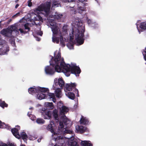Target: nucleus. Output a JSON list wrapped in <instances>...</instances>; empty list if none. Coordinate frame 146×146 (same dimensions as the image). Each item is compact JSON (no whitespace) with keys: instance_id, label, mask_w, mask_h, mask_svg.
Instances as JSON below:
<instances>
[{"instance_id":"obj_38","label":"nucleus","mask_w":146,"mask_h":146,"mask_svg":"<svg viewBox=\"0 0 146 146\" xmlns=\"http://www.w3.org/2000/svg\"><path fill=\"white\" fill-rule=\"evenodd\" d=\"M25 29V30H27L28 31H27V33L29 31L30 28L29 27V25L28 23H25L24 25Z\"/></svg>"},{"instance_id":"obj_43","label":"nucleus","mask_w":146,"mask_h":146,"mask_svg":"<svg viewBox=\"0 0 146 146\" xmlns=\"http://www.w3.org/2000/svg\"><path fill=\"white\" fill-rule=\"evenodd\" d=\"M55 141H58L59 140H60V139H62L63 138L62 137H61L60 136H58L57 137L55 138Z\"/></svg>"},{"instance_id":"obj_33","label":"nucleus","mask_w":146,"mask_h":146,"mask_svg":"<svg viewBox=\"0 0 146 146\" xmlns=\"http://www.w3.org/2000/svg\"><path fill=\"white\" fill-rule=\"evenodd\" d=\"M60 5V3H59V1H56L55 0H54V1H53V3L52 4V7H58V5Z\"/></svg>"},{"instance_id":"obj_31","label":"nucleus","mask_w":146,"mask_h":146,"mask_svg":"<svg viewBox=\"0 0 146 146\" xmlns=\"http://www.w3.org/2000/svg\"><path fill=\"white\" fill-rule=\"evenodd\" d=\"M140 27L142 30H146V22L141 23Z\"/></svg>"},{"instance_id":"obj_36","label":"nucleus","mask_w":146,"mask_h":146,"mask_svg":"<svg viewBox=\"0 0 146 146\" xmlns=\"http://www.w3.org/2000/svg\"><path fill=\"white\" fill-rule=\"evenodd\" d=\"M63 131H62L61 132L62 133H70V134L72 133V131L68 129H66L65 128L64 129V130H63Z\"/></svg>"},{"instance_id":"obj_11","label":"nucleus","mask_w":146,"mask_h":146,"mask_svg":"<svg viewBox=\"0 0 146 146\" xmlns=\"http://www.w3.org/2000/svg\"><path fill=\"white\" fill-rule=\"evenodd\" d=\"M50 25L51 26H53L51 27L52 31V32L53 35H57L58 33V27L57 26H54V25L55 24V23H50Z\"/></svg>"},{"instance_id":"obj_22","label":"nucleus","mask_w":146,"mask_h":146,"mask_svg":"<svg viewBox=\"0 0 146 146\" xmlns=\"http://www.w3.org/2000/svg\"><path fill=\"white\" fill-rule=\"evenodd\" d=\"M78 9L79 10V13H81L83 11L85 10V8L84 6H83L81 5V4H77Z\"/></svg>"},{"instance_id":"obj_54","label":"nucleus","mask_w":146,"mask_h":146,"mask_svg":"<svg viewBox=\"0 0 146 146\" xmlns=\"http://www.w3.org/2000/svg\"><path fill=\"white\" fill-rule=\"evenodd\" d=\"M16 128L17 129H18V130L19 129H20V127L19 126H18V125H17V126H16Z\"/></svg>"},{"instance_id":"obj_20","label":"nucleus","mask_w":146,"mask_h":146,"mask_svg":"<svg viewBox=\"0 0 146 146\" xmlns=\"http://www.w3.org/2000/svg\"><path fill=\"white\" fill-rule=\"evenodd\" d=\"M80 122L81 124L85 125L88 124L89 121L85 117L84 118L83 116H82L80 120Z\"/></svg>"},{"instance_id":"obj_1","label":"nucleus","mask_w":146,"mask_h":146,"mask_svg":"<svg viewBox=\"0 0 146 146\" xmlns=\"http://www.w3.org/2000/svg\"><path fill=\"white\" fill-rule=\"evenodd\" d=\"M50 62V66H47L45 68V72L46 74L52 75L55 72H60L62 71L64 60L61 57L60 52H58L54 58L52 56Z\"/></svg>"},{"instance_id":"obj_4","label":"nucleus","mask_w":146,"mask_h":146,"mask_svg":"<svg viewBox=\"0 0 146 146\" xmlns=\"http://www.w3.org/2000/svg\"><path fill=\"white\" fill-rule=\"evenodd\" d=\"M63 66L62 67V70H64L65 72L68 74L69 73L74 74L76 76H79V74L81 72V70L79 67L74 65L70 66L68 64L66 65L64 62Z\"/></svg>"},{"instance_id":"obj_17","label":"nucleus","mask_w":146,"mask_h":146,"mask_svg":"<svg viewBox=\"0 0 146 146\" xmlns=\"http://www.w3.org/2000/svg\"><path fill=\"white\" fill-rule=\"evenodd\" d=\"M82 146H93L92 144L89 141H82L81 143Z\"/></svg>"},{"instance_id":"obj_24","label":"nucleus","mask_w":146,"mask_h":146,"mask_svg":"<svg viewBox=\"0 0 146 146\" xmlns=\"http://www.w3.org/2000/svg\"><path fill=\"white\" fill-rule=\"evenodd\" d=\"M38 93L39 92H46L49 91V90L48 88H42L40 87H38Z\"/></svg>"},{"instance_id":"obj_40","label":"nucleus","mask_w":146,"mask_h":146,"mask_svg":"<svg viewBox=\"0 0 146 146\" xmlns=\"http://www.w3.org/2000/svg\"><path fill=\"white\" fill-rule=\"evenodd\" d=\"M59 35L60 36L59 40H60V42H62V41H64L63 40V36L62 35L61 33H59Z\"/></svg>"},{"instance_id":"obj_7","label":"nucleus","mask_w":146,"mask_h":146,"mask_svg":"<svg viewBox=\"0 0 146 146\" xmlns=\"http://www.w3.org/2000/svg\"><path fill=\"white\" fill-rule=\"evenodd\" d=\"M62 16V15L58 13H55L54 15H50L48 17L47 19L48 20L50 23H55L54 22V19H59Z\"/></svg>"},{"instance_id":"obj_57","label":"nucleus","mask_w":146,"mask_h":146,"mask_svg":"<svg viewBox=\"0 0 146 146\" xmlns=\"http://www.w3.org/2000/svg\"><path fill=\"white\" fill-rule=\"evenodd\" d=\"M7 19V18L5 20L1 19L0 21H1V23L2 22L5 21V20H6Z\"/></svg>"},{"instance_id":"obj_29","label":"nucleus","mask_w":146,"mask_h":146,"mask_svg":"<svg viewBox=\"0 0 146 146\" xmlns=\"http://www.w3.org/2000/svg\"><path fill=\"white\" fill-rule=\"evenodd\" d=\"M38 93L37 95V97L38 99L41 100L45 98V95L44 94L42 93Z\"/></svg>"},{"instance_id":"obj_8","label":"nucleus","mask_w":146,"mask_h":146,"mask_svg":"<svg viewBox=\"0 0 146 146\" xmlns=\"http://www.w3.org/2000/svg\"><path fill=\"white\" fill-rule=\"evenodd\" d=\"M42 117H43L44 119H49L51 118V112L50 110L44 108L42 109Z\"/></svg>"},{"instance_id":"obj_14","label":"nucleus","mask_w":146,"mask_h":146,"mask_svg":"<svg viewBox=\"0 0 146 146\" xmlns=\"http://www.w3.org/2000/svg\"><path fill=\"white\" fill-rule=\"evenodd\" d=\"M29 93L33 95L36 94V93H38V87L33 88L31 87L28 89Z\"/></svg>"},{"instance_id":"obj_60","label":"nucleus","mask_w":146,"mask_h":146,"mask_svg":"<svg viewBox=\"0 0 146 146\" xmlns=\"http://www.w3.org/2000/svg\"><path fill=\"white\" fill-rule=\"evenodd\" d=\"M70 46H71V47H73V44H70Z\"/></svg>"},{"instance_id":"obj_5","label":"nucleus","mask_w":146,"mask_h":146,"mask_svg":"<svg viewBox=\"0 0 146 146\" xmlns=\"http://www.w3.org/2000/svg\"><path fill=\"white\" fill-rule=\"evenodd\" d=\"M13 31H16V33H19L17 27L12 25L9 28L3 29L1 31L0 33L5 36L10 38L11 37Z\"/></svg>"},{"instance_id":"obj_35","label":"nucleus","mask_w":146,"mask_h":146,"mask_svg":"<svg viewBox=\"0 0 146 146\" xmlns=\"http://www.w3.org/2000/svg\"><path fill=\"white\" fill-rule=\"evenodd\" d=\"M8 106V104H6L4 101L0 103V106L3 108H4L5 107H7Z\"/></svg>"},{"instance_id":"obj_61","label":"nucleus","mask_w":146,"mask_h":146,"mask_svg":"<svg viewBox=\"0 0 146 146\" xmlns=\"http://www.w3.org/2000/svg\"><path fill=\"white\" fill-rule=\"evenodd\" d=\"M19 0H16L15 1V2L17 3L19 1Z\"/></svg>"},{"instance_id":"obj_27","label":"nucleus","mask_w":146,"mask_h":146,"mask_svg":"<svg viewBox=\"0 0 146 146\" xmlns=\"http://www.w3.org/2000/svg\"><path fill=\"white\" fill-rule=\"evenodd\" d=\"M79 2H78L77 4H81L83 6H85L87 5V3H86L87 2V0H78Z\"/></svg>"},{"instance_id":"obj_45","label":"nucleus","mask_w":146,"mask_h":146,"mask_svg":"<svg viewBox=\"0 0 146 146\" xmlns=\"http://www.w3.org/2000/svg\"><path fill=\"white\" fill-rule=\"evenodd\" d=\"M64 2H72L75 1V0H62Z\"/></svg>"},{"instance_id":"obj_21","label":"nucleus","mask_w":146,"mask_h":146,"mask_svg":"<svg viewBox=\"0 0 146 146\" xmlns=\"http://www.w3.org/2000/svg\"><path fill=\"white\" fill-rule=\"evenodd\" d=\"M63 123V122L62 121H60L59 122V126L58 127V131L59 133H61L63 131V130L65 129L64 128V126Z\"/></svg>"},{"instance_id":"obj_15","label":"nucleus","mask_w":146,"mask_h":146,"mask_svg":"<svg viewBox=\"0 0 146 146\" xmlns=\"http://www.w3.org/2000/svg\"><path fill=\"white\" fill-rule=\"evenodd\" d=\"M76 130L81 133H83L86 131V128L82 126H77L76 127Z\"/></svg>"},{"instance_id":"obj_59","label":"nucleus","mask_w":146,"mask_h":146,"mask_svg":"<svg viewBox=\"0 0 146 146\" xmlns=\"http://www.w3.org/2000/svg\"><path fill=\"white\" fill-rule=\"evenodd\" d=\"M40 141H41V139H38V140H37V141H38V142H40Z\"/></svg>"},{"instance_id":"obj_62","label":"nucleus","mask_w":146,"mask_h":146,"mask_svg":"<svg viewBox=\"0 0 146 146\" xmlns=\"http://www.w3.org/2000/svg\"><path fill=\"white\" fill-rule=\"evenodd\" d=\"M73 33H74V32L73 30V31H72V34H73Z\"/></svg>"},{"instance_id":"obj_39","label":"nucleus","mask_w":146,"mask_h":146,"mask_svg":"<svg viewBox=\"0 0 146 146\" xmlns=\"http://www.w3.org/2000/svg\"><path fill=\"white\" fill-rule=\"evenodd\" d=\"M71 146H78L77 143L76 141H73L71 142Z\"/></svg>"},{"instance_id":"obj_25","label":"nucleus","mask_w":146,"mask_h":146,"mask_svg":"<svg viewBox=\"0 0 146 146\" xmlns=\"http://www.w3.org/2000/svg\"><path fill=\"white\" fill-rule=\"evenodd\" d=\"M45 104L46 106L49 109H52L54 108V105L52 102H46Z\"/></svg>"},{"instance_id":"obj_48","label":"nucleus","mask_w":146,"mask_h":146,"mask_svg":"<svg viewBox=\"0 0 146 146\" xmlns=\"http://www.w3.org/2000/svg\"><path fill=\"white\" fill-rule=\"evenodd\" d=\"M0 146H7V145L4 143L0 142Z\"/></svg>"},{"instance_id":"obj_63","label":"nucleus","mask_w":146,"mask_h":146,"mask_svg":"<svg viewBox=\"0 0 146 146\" xmlns=\"http://www.w3.org/2000/svg\"><path fill=\"white\" fill-rule=\"evenodd\" d=\"M54 146H59L58 145H54Z\"/></svg>"},{"instance_id":"obj_2","label":"nucleus","mask_w":146,"mask_h":146,"mask_svg":"<svg viewBox=\"0 0 146 146\" xmlns=\"http://www.w3.org/2000/svg\"><path fill=\"white\" fill-rule=\"evenodd\" d=\"M75 24L78 27V29L76 30L75 33V40L77 43L79 45H81L84 43V33L85 31V27L82 26L83 23L82 22L79 20L76 21Z\"/></svg>"},{"instance_id":"obj_37","label":"nucleus","mask_w":146,"mask_h":146,"mask_svg":"<svg viewBox=\"0 0 146 146\" xmlns=\"http://www.w3.org/2000/svg\"><path fill=\"white\" fill-rule=\"evenodd\" d=\"M87 22L89 25H90L94 24L93 22L91 19H89L87 17L86 19Z\"/></svg>"},{"instance_id":"obj_3","label":"nucleus","mask_w":146,"mask_h":146,"mask_svg":"<svg viewBox=\"0 0 146 146\" xmlns=\"http://www.w3.org/2000/svg\"><path fill=\"white\" fill-rule=\"evenodd\" d=\"M51 3L50 1L46 2V3H42L36 8L34 9L35 13H36L37 11H43L45 17L48 18L50 12Z\"/></svg>"},{"instance_id":"obj_26","label":"nucleus","mask_w":146,"mask_h":146,"mask_svg":"<svg viewBox=\"0 0 146 146\" xmlns=\"http://www.w3.org/2000/svg\"><path fill=\"white\" fill-rule=\"evenodd\" d=\"M48 95L49 96V98L50 99H52L53 101L54 102H55L56 101V100L55 97V95L54 93H48Z\"/></svg>"},{"instance_id":"obj_46","label":"nucleus","mask_w":146,"mask_h":146,"mask_svg":"<svg viewBox=\"0 0 146 146\" xmlns=\"http://www.w3.org/2000/svg\"><path fill=\"white\" fill-rule=\"evenodd\" d=\"M60 44L61 45V46L62 47L65 46V44L64 41H62V42H60Z\"/></svg>"},{"instance_id":"obj_51","label":"nucleus","mask_w":146,"mask_h":146,"mask_svg":"<svg viewBox=\"0 0 146 146\" xmlns=\"http://www.w3.org/2000/svg\"><path fill=\"white\" fill-rule=\"evenodd\" d=\"M11 21H12V19H10L7 22V23H5V24H9L10 23V22H11Z\"/></svg>"},{"instance_id":"obj_44","label":"nucleus","mask_w":146,"mask_h":146,"mask_svg":"<svg viewBox=\"0 0 146 146\" xmlns=\"http://www.w3.org/2000/svg\"><path fill=\"white\" fill-rule=\"evenodd\" d=\"M4 125H5V123L2 122L0 120V128H3Z\"/></svg>"},{"instance_id":"obj_23","label":"nucleus","mask_w":146,"mask_h":146,"mask_svg":"<svg viewBox=\"0 0 146 146\" xmlns=\"http://www.w3.org/2000/svg\"><path fill=\"white\" fill-rule=\"evenodd\" d=\"M66 95L71 100H74L75 97V94L73 92H68Z\"/></svg>"},{"instance_id":"obj_58","label":"nucleus","mask_w":146,"mask_h":146,"mask_svg":"<svg viewBox=\"0 0 146 146\" xmlns=\"http://www.w3.org/2000/svg\"><path fill=\"white\" fill-rule=\"evenodd\" d=\"M28 115L29 116V117H30L31 116H32V115L31 114H29V113H28Z\"/></svg>"},{"instance_id":"obj_6","label":"nucleus","mask_w":146,"mask_h":146,"mask_svg":"<svg viewBox=\"0 0 146 146\" xmlns=\"http://www.w3.org/2000/svg\"><path fill=\"white\" fill-rule=\"evenodd\" d=\"M76 85L74 83H71L70 84H66L64 87V90L66 92V91H72L73 89H74L75 90V92H77V96H78V90L76 88Z\"/></svg>"},{"instance_id":"obj_9","label":"nucleus","mask_w":146,"mask_h":146,"mask_svg":"<svg viewBox=\"0 0 146 146\" xmlns=\"http://www.w3.org/2000/svg\"><path fill=\"white\" fill-rule=\"evenodd\" d=\"M54 84L55 86L59 85L61 88L64 86L65 83L62 78H60L58 79L56 78H55L54 80Z\"/></svg>"},{"instance_id":"obj_16","label":"nucleus","mask_w":146,"mask_h":146,"mask_svg":"<svg viewBox=\"0 0 146 146\" xmlns=\"http://www.w3.org/2000/svg\"><path fill=\"white\" fill-rule=\"evenodd\" d=\"M11 131L13 135L16 138L18 139L20 138L18 129L14 128L11 129Z\"/></svg>"},{"instance_id":"obj_12","label":"nucleus","mask_w":146,"mask_h":146,"mask_svg":"<svg viewBox=\"0 0 146 146\" xmlns=\"http://www.w3.org/2000/svg\"><path fill=\"white\" fill-rule=\"evenodd\" d=\"M55 126V124H54V121L52 120L50 121V124L48 125L47 127V128L49 129L51 132L54 133V135L57 134L56 133L54 132V127Z\"/></svg>"},{"instance_id":"obj_50","label":"nucleus","mask_w":146,"mask_h":146,"mask_svg":"<svg viewBox=\"0 0 146 146\" xmlns=\"http://www.w3.org/2000/svg\"><path fill=\"white\" fill-rule=\"evenodd\" d=\"M11 44L13 46H14L15 45V41H12L11 42Z\"/></svg>"},{"instance_id":"obj_42","label":"nucleus","mask_w":146,"mask_h":146,"mask_svg":"<svg viewBox=\"0 0 146 146\" xmlns=\"http://www.w3.org/2000/svg\"><path fill=\"white\" fill-rule=\"evenodd\" d=\"M19 31L21 33L26 34L27 33V32L26 31H24L23 29H19L18 31Z\"/></svg>"},{"instance_id":"obj_28","label":"nucleus","mask_w":146,"mask_h":146,"mask_svg":"<svg viewBox=\"0 0 146 146\" xmlns=\"http://www.w3.org/2000/svg\"><path fill=\"white\" fill-rule=\"evenodd\" d=\"M52 41L58 44L59 42V38L58 37H56L55 35H53Z\"/></svg>"},{"instance_id":"obj_52","label":"nucleus","mask_w":146,"mask_h":146,"mask_svg":"<svg viewBox=\"0 0 146 146\" xmlns=\"http://www.w3.org/2000/svg\"><path fill=\"white\" fill-rule=\"evenodd\" d=\"M70 40H72L74 38V36L73 35H72V36H70Z\"/></svg>"},{"instance_id":"obj_18","label":"nucleus","mask_w":146,"mask_h":146,"mask_svg":"<svg viewBox=\"0 0 146 146\" xmlns=\"http://www.w3.org/2000/svg\"><path fill=\"white\" fill-rule=\"evenodd\" d=\"M58 111L56 109L54 110L52 113V115L54 117V119L57 121H58Z\"/></svg>"},{"instance_id":"obj_49","label":"nucleus","mask_w":146,"mask_h":146,"mask_svg":"<svg viewBox=\"0 0 146 146\" xmlns=\"http://www.w3.org/2000/svg\"><path fill=\"white\" fill-rule=\"evenodd\" d=\"M20 14V13L19 12H18L17 13V14H16L15 15H14L13 16H12V17L13 18H15V17H17Z\"/></svg>"},{"instance_id":"obj_13","label":"nucleus","mask_w":146,"mask_h":146,"mask_svg":"<svg viewBox=\"0 0 146 146\" xmlns=\"http://www.w3.org/2000/svg\"><path fill=\"white\" fill-rule=\"evenodd\" d=\"M9 47L8 46L5 47L3 46V47L0 48V54L2 55L7 54V52L9 51Z\"/></svg>"},{"instance_id":"obj_53","label":"nucleus","mask_w":146,"mask_h":146,"mask_svg":"<svg viewBox=\"0 0 146 146\" xmlns=\"http://www.w3.org/2000/svg\"><path fill=\"white\" fill-rule=\"evenodd\" d=\"M64 124H65V125H66V127H67V121H64Z\"/></svg>"},{"instance_id":"obj_30","label":"nucleus","mask_w":146,"mask_h":146,"mask_svg":"<svg viewBox=\"0 0 146 146\" xmlns=\"http://www.w3.org/2000/svg\"><path fill=\"white\" fill-rule=\"evenodd\" d=\"M21 138L25 141V140H27V139L28 138V136L25 132H23L21 133Z\"/></svg>"},{"instance_id":"obj_47","label":"nucleus","mask_w":146,"mask_h":146,"mask_svg":"<svg viewBox=\"0 0 146 146\" xmlns=\"http://www.w3.org/2000/svg\"><path fill=\"white\" fill-rule=\"evenodd\" d=\"M28 6L30 7L32 5V3L31 1L29 0L28 1Z\"/></svg>"},{"instance_id":"obj_34","label":"nucleus","mask_w":146,"mask_h":146,"mask_svg":"<svg viewBox=\"0 0 146 146\" xmlns=\"http://www.w3.org/2000/svg\"><path fill=\"white\" fill-rule=\"evenodd\" d=\"M35 20L36 21H42L43 20L42 17L39 15H36L35 17Z\"/></svg>"},{"instance_id":"obj_55","label":"nucleus","mask_w":146,"mask_h":146,"mask_svg":"<svg viewBox=\"0 0 146 146\" xmlns=\"http://www.w3.org/2000/svg\"><path fill=\"white\" fill-rule=\"evenodd\" d=\"M19 5L18 4H17L16 5H15V8L16 9H17L18 8V7H19Z\"/></svg>"},{"instance_id":"obj_64","label":"nucleus","mask_w":146,"mask_h":146,"mask_svg":"<svg viewBox=\"0 0 146 146\" xmlns=\"http://www.w3.org/2000/svg\"><path fill=\"white\" fill-rule=\"evenodd\" d=\"M21 146H25V145H21Z\"/></svg>"},{"instance_id":"obj_19","label":"nucleus","mask_w":146,"mask_h":146,"mask_svg":"<svg viewBox=\"0 0 146 146\" xmlns=\"http://www.w3.org/2000/svg\"><path fill=\"white\" fill-rule=\"evenodd\" d=\"M56 96L58 98H60L61 97L62 92L59 88H57L55 90Z\"/></svg>"},{"instance_id":"obj_10","label":"nucleus","mask_w":146,"mask_h":146,"mask_svg":"<svg viewBox=\"0 0 146 146\" xmlns=\"http://www.w3.org/2000/svg\"><path fill=\"white\" fill-rule=\"evenodd\" d=\"M68 108L64 106H62V107L60 109V113L61 115H63V116H62L61 117V118H64V117H66V115H64L68 111Z\"/></svg>"},{"instance_id":"obj_32","label":"nucleus","mask_w":146,"mask_h":146,"mask_svg":"<svg viewBox=\"0 0 146 146\" xmlns=\"http://www.w3.org/2000/svg\"><path fill=\"white\" fill-rule=\"evenodd\" d=\"M36 122L38 124H43L45 121L42 119L38 118L36 120Z\"/></svg>"},{"instance_id":"obj_56","label":"nucleus","mask_w":146,"mask_h":146,"mask_svg":"<svg viewBox=\"0 0 146 146\" xmlns=\"http://www.w3.org/2000/svg\"><path fill=\"white\" fill-rule=\"evenodd\" d=\"M42 34V32H40L38 34V35L40 36H41Z\"/></svg>"},{"instance_id":"obj_41","label":"nucleus","mask_w":146,"mask_h":146,"mask_svg":"<svg viewBox=\"0 0 146 146\" xmlns=\"http://www.w3.org/2000/svg\"><path fill=\"white\" fill-rule=\"evenodd\" d=\"M62 31L63 32H66L67 31V27L66 26L64 25L62 27Z\"/></svg>"}]
</instances>
